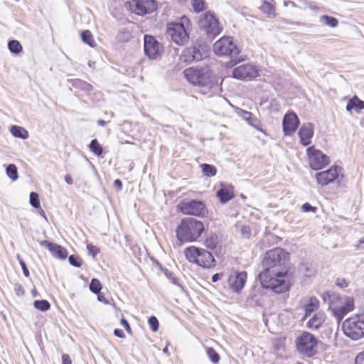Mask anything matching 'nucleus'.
I'll list each match as a JSON object with an SVG mask.
<instances>
[{
    "label": "nucleus",
    "instance_id": "57",
    "mask_svg": "<svg viewBox=\"0 0 364 364\" xmlns=\"http://www.w3.org/2000/svg\"><path fill=\"white\" fill-rule=\"evenodd\" d=\"M114 185L116 186L119 190H121L122 188V183L119 179H116L114 181Z\"/></svg>",
    "mask_w": 364,
    "mask_h": 364
},
{
    "label": "nucleus",
    "instance_id": "18",
    "mask_svg": "<svg viewBox=\"0 0 364 364\" xmlns=\"http://www.w3.org/2000/svg\"><path fill=\"white\" fill-rule=\"evenodd\" d=\"M299 306L304 311L302 321H304L311 314L319 308V301L314 296H306L303 297L299 302Z\"/></svg>",
    "mask_w": 364,
    "mask_h": 364
},
{
    "label": "nucleus",
    "instance_id": "22",
    "mask_svg": "<svg viewBox=\"0 0 364 364\" xmlns=\"http://www.w3.org/2000/svg\"><path fill=\"white\" fill-rule=\"evenodd\" d=\"M299 135L300 141L304 146L310 144L314 135L313 124L311 123L304 124L299 131Z\"/></svg>",
    "mask_w": 364,
    "mask_h": 364
},
{
    "label": "nucleus",
    "instance_id": "6",
    "mask_svg": "<svg viewBox=\"0 0 364 364\" xmlns=\"http://www.w3.org/2000/svg\"><path fill=\"white\" fill-rule=\"evenodd\" d=\"M344 335L353 341L364 338V314H355L342 323Z\"/></svg>",
    "mask_w": 364,
    "mask_h": 364
},
{
    "label": "nucleus",
    "instance_id": "10",
    "mask_svg": "<svg viewBox=\"0 0 364 364\" xmlns=\"http://www.w3.org/2000/svg\"><path fill=\"white\" fill-rule=\"evenodd\" d=\"M178 208L181 213L186 215L195 216H204L207 213V209L203 202L200 200H191L181 201Z\"/></svg>",
    "mask_w": 364,
    "mask_h": 364
},
{
    "label": "nucleus",
    "instance_id": "1",
    "mask_svg": "<svg viewBox=\"0 0 364 364\" xmlns=\"http://www.w3.org/2000/svg\"><path fill=\"white\" fill-rule=\"evenodd\" d=\"M289 253L280 247L267 251L262 261L264 270L259 274L262 286L275 293L287 291L290 287L287 262Z\"/></svg>",
    "mask_w": 364,
    "mask_h": 364
},
{
    "label": "nucleus",
    "instance_id": "15",
    "mask_svg": "<svg viewBox=\"0 0 364 364\" xmlns=\"http://www.w3.org/2000/svg\"><path fill=\"white\" fill-rule=\"evenodd\" d=\"M129 8L132 12L143 16L152 13L156 9L154 0H132L129 2Z\"/></svg>",
    "mask_w": 364,
    "mask_h": 364
},
{
    "label": "nucleus",
    "instance_id": "34",
    "mask_svg": "<svg viewBox=\"0 0 364 364\" xmlns=\"http://www.w3.org/2000/svg\"><path fill=\"white\" fill-rule=\"evenodd\" d=\"M320 22L324 23L326 26H328L331 28H335L338 26V20L333 17L327 15H323L320 17Z\"/></svg>",
    "mask_w": 364,
    "mask_h": 364
},
{
    "label": "nucleus",
    "instance_id": "40",
    "mask_svg": "<svg viewBox=\"0 0 364 364\" xmlns=\"http://www.w3.org/2000/svg\"><path fill=\"white\" fill-rule=\"evenodd\" d=\"M30 203L36 208L41 207L38 195L35 192H31L30 194Z\"/></svg>",
    "mask_w": 364,
    "mask_h": 364
},
{
    "label": "nucleus",
    "instance_id": "47",
    "mask_svg": "<svg viewBox=\"0 0 364 364\" xmlns=\"http://www.w3.org/2000/svg\"><path fill=\"white\" fill-rule=\"evenodd\" d=\"M120 322H121V325L125 328V329L129 334H131L132 329H131V327H130L128 321L125 318H122Z\"/></svg>",
    "mask_w": 364,
    "mask_h": 364
},
{
    "label": "nucleus",
    "instance_id": "60",
    "mask_svg": "<svg viewBox=\"0 0 364 364\" xmlns=\"http://www.w3.org/2000/svg\"><path fill=\"white\" fill-rule=\"evenodd\" d=\"M39 213H40V215H41V216H43L44 218H46V213H45V212H44V210H43L40 209V210H39Z\"/></svg>",
    "mask_w": 364,
    "mask_h": 364
},
{
    "label": "nucleus",
    "instance_id": "7",
    "mask_svg": "<svg viewBox=\"0 0 364 364\" xmlns=\"http://www.w3.org/2000/svg\"><path fill=\"white\" fill-rule=\"evenodd\" d=\"M188 23V18L186 16H183L180 22H170L167 23L166 33L176 44L182 46L188 42L189 36L186 26Z\"/></svg>",
    "mask_w": 364,
    "mask_h": 364
},
{
    "label": "nucleus",
    "instance_id": "12",
    "mask_svg": "<svg viewBox=\"0 0 364 364\" xmlns=\"http://www.w3.org/2000/svg\"><path fill=\"white\" fill-rule=\"evenodd\" d=\"M200 26L208 36L214 37L221 31L218 20L210 13H205L200 19Z\"/></svg>",
    "mask_w": 364,
    "mask_h": 364
},
{
    "label": "nucleus",
    "instance_id": "27",
    "mask_svg": "<svg viewBox=\"0 0 364 364\" xmlns=\"http://www.w3.org/2000/svg\"><path fill=\"white\" fill-rule=\"evenodd\" d=\"M11 134L16 138L26 139L28 138L29 134L28 131L22 127L17 125H12L10 128Z\"/></svg>",
    "mask_w": 364,
    "mask_h": 364
},
{
    "label": "nucleus",
    "instance_id": "46",
    "mask_svg": "<svg viewBox=\"0 0 364 364\" xmlns=\"http://www.w3.org/2000/svg\"><path fill=\"white\" fill-rule=\"evenodd\" d=\"M355 364H364V350L356 355Z\"/></svg>",
    "mask_w": 364,
    "mask_h": 364
},
{
    "label": "nucleus",
    "instance_id": "58",
    "mask_svg": "<svg viewBox=\"0 0 364 364\" xmlns=\"http://www.w3.org/2000/svg\"><path fill=\"white\" fill-rule=\"evenodd\" d=\"M212 282H217L220 279V274H215L212 277Z\"/></svg>",
    "mask_w": 364,
    "mask_h": 364
},
{
    "label": "nucleus",
    "instance_id": "31",
    "mask_svg": "<svg viewBox=\"0 0 364 364\" xmlns=\"http://www.w3.org/2000/svg\"><path fill=\"white\" fill-rule=\"evenodd\" d=\"M202 172L207 177H212L216 175L217 168L210 164H203L200 165Z\"/></svg>",
    "mask_w": 364,
    "mask_h": 364
},
{
    "label": "nucleus",
    "instance_id": "24",
    "mask_svg": "<svg viewBox=\"0 0 364 364\" xmlns=\"http://www.w3.org/2000/svg\"><path fill=\"white\" fill-rule=\"evenodd\" d=\"M217 196L221 203H227L234 197L233 187L222 184L221 188L217 191Z\"/></svg>",
    "mask_w": 364,
    "mask_h": 364
},
{
    "label": "nucleus",
    "instance_id": "28",
    "mask_svg": "<svg viewBox=\"0 0 364 364\" xmlns=\"http://www.w3.org/2000/svg\"><path fill=\"white\" fill-rule=\"evenodd\" d=\"M50 252L53 256L57 259H65L68 257L67 250L55 243L53 248L50 249Z\"/></svg>",
    "mask_w": 364,
    "mask_h": 364
},
{
    "label": "nucleus",
    "instance_id": "64",
    "mask_svg": "<svg viewBox=\"0 0 364 364\" xmlns=\"http://www.w3.org/2000/svg\"><path fill=\"white\" fill-rule=\"evenodd\" d=\"M92 63H93L92 62H89V66L92 67Z\"/></svg>",
    "mask_w": 364,
    "mask_h": 364
},
{
    "label": "nucleus",
    "instance_id": "30",
    "mask_svg": "<svg viewBox=\"0 0 364 364\" xmlns=\"http://www.w3.org/2000/svg\"><path fill=\"white\" fill-rule=\"evenodd\" d=\"M219 242L218 236L215 233H210L205 238L204 245L209 249H214Z\"/></svg>",
    "mask_w": 364,
    "mask_h": 364
},
{
    "label": "nucleus",
    "instance_id": "53",
    "mask_svg": "<svg viewBox=\"0 0 364 364\" xmlns=\"http://www.w3.org/2000/svg\"><path fill=\"white\" fill-rule=\"evenodd\" d=\"M97 294V299L99 301L102 302L105 304H108L109 303V300L107 298H105L104 295H102L100 293Z\"/></svg>",
    "mask_w": 364,
    "mask_h": 364
},
{
    "label": "nucleus",
    "instance_id": "44",
    "mask_svg": "<svg viewBox=\"0 0 364 364\" xmlns=\"http://www.w3.org/2000/svg\"><path fill=\"white\" fill-rule=\"evenodd\" d=\"M17 259L19 262V264L22 268L23 273L26 277H28L30 276L29 271L26 267V263L21 259V257L19 255H17Z\"/></svg>",
    "mask_w": 364,
    "mask_h": 364
},
{
    "label": "nucleus",
    "instance_id": "33",
    "mask_svg": "<svg viewBox=\"0 0 364 364\" xmlns=\"http://www.w3.org/2000/svg\"><path fill=\"white\" fill-rule=\"evenodd\" d=\"M8 48H9V50L11 51V53H14V54H18L23 50V47H22L21 44L17 40H11V41H9Z\"/></svg>",
    "mask_w": 364,
    "mask_h": 364
},
{
    "label": "nucleus",
    "instance_id": "16",
    "mask_svg": "<svg viewBox=\"0 0 364 364\" xmlns=\"http://www.w3.org/2000/svg\"><path fill=\"white\" fill-rule=\"evenodd\" d=\"M207 55L205 46L200 45H193L186 48L181 55V59L186 63L192 61H199Z\"/></svg>",
    "mask_w": 364,
    "mask_h": 364
},
{
    "label": "nucleus",
    "instance_id": "13",
    "mask_svg": "<svg viewBox=\"0 0 364 364\" xmlns=\"http://www.w3.org/2000/svg\"><path fill=\"white\" fill-rule=\"evenodd\" d=\"M145 55L151 60H156L163 52L162 45L152 36L145 35L144 38Z\"/></svg>",
    "mask_w": 364,
    "mask_h": 364
},
{
    "label": "nucleus",
    "instance_id": "29",
    "mask_svg": "<svg viewBox=\"0 0 364 364\" xmlns=\"http://www.w3.org/2000/svg\"><path fill=\"white\" fill-rule=\"evenodd\" d=\"M260 10L262 13L267 14L269 17H274L276 16L274 6L266 0L262 1L260 6Z\"/></svg>",
    "mask_w": 364,
    "mask_h": 364
},
{
    "label": "nucleus",
    "instance_id": "35",
    "mask_svg": "<svg viewBox=\"0 0 364 364\" xmlns=\"http://www.w3.org/2000/svg\"><path fill=\"white\" fill-rule=\"evenodd\" d=\"M81 38L84 43L88 44L91 47H95L96 46L92 34L88 30L82 31L81 33Z\"/></svg>",
    "mask_w": 364,
    "mask_h": 364
},
{
    "label": "nucleus",
    "instance_id": "36",
    "mask_svg": "<svg viewBox=\"0 0 364 364\" xmlns=\"http://www.w3.org/2000/svg\"><path fill=\"white\" fill-rule=\"evenodd\" d=\"M89 146L90 151L97 156H100L102 154V148L97 139L92 140Z\"/></svg>",
    "mask_w": 364,
    "mask_h": 364
},
{
    "label": "nucleus",
    "instance_id": "51",
    "mask_svg": "<svg viewBox=\"0 0 364 364\" xmlns=\"http://www.w3.org/2000/svg\"><path fill=\"white\" fill-rule=\"evenodd\" d=\"M302 210L304 212L314 211L315 208L311 206L309 203H306L302 205Z\"/></svg>",
    "mask_w": 364,
    "mask_h": 364
},
{
    "label": "nucleus",
    "instance_id": "50",
    "mask_svg": "<svg viewBox=\"0 0 364 364\" xmlns=\"http://www.w3.org/2000/svg\"><path fill=\"white\" fill-rule=\"evenodd\" d=\"M87 248L89 251V253L91 254L93 257H95V255L97 254V251L95 249V247L93 246L92 245L88 244L87 245Z\"/></svg>",
    "mask_w": 364,
    "mask_h": 364
},
{
    "label": "nucleus",
    "instance_id": "54",
    "mask_svg": "<svg viewBox=\"0 0 364 364\" xmlns=\"http://www.w3.org/2000/svg\"><path fill=\"white\" fill-rule=\"evenodd\" d=\"M63 364H72L71 360L68 355L63 354L62 355Z\"/></svg>",
    "mask_w": 364,
    "mask_h": 364
},
{
    "label": "nucleus",
    "instance_id": "42",
    "mask_svg": "<svg viewBox=\"0 0 364 364\" xmlns=\"http://www.w3.org/2000/svg\"><path fill=\"white\" fill-rule=\"evenodd\" d=\"M150 328L154 332H156L159 329V321L155 316H151L148 320Z\"/></svg>",
    "mask_w": 364,
    "mask_h": 364
},
{
    "label": "nucleus",
    "instance_id": "38",
    "mask_svg": "<svg viewBox=\"0 0 364 364\" xmlns=\"http://www.w3.org/2000/svg\"><path fill=\"white\" fill-rule=\"evenodd\" d=\"M90 289L94 294H99L102 289V284L97 279H92L90 284Z\"/></svg>",
    "mask_w": 364,
    "mask_h": 364
},
{
    "label": "nucleus",
    "instance_id": "49",
    "mask_svg": "<svg viewBox=\"0 0 364 364\" xmlns=\"http://www.w3.org/2000/svg\"><path fill=\"white\" fill-rule=\"evenodd\" d=\"M55 243H52L48 240H43L40 242L41 246L46 247L50 251L51 248H53Z\"/></svg>",
    "mask_w": 364,
    "mask_h": 364
},
{
    "label": "nucleus",
    "instance_id": "9",
    "mask_svg": "<svg viewBox=\"0 0 364 364\" xmlns=\"http://www.w3.org/2000/svg\"><path fill=\"white\" fill-rule=\"evenodd\" d=\"M213 50L218 55L234 57L239 53L237 46L231 37H223L213 45Z\"/></svg>",
    "mask_w": 364,
    "mask_h": 364
},
{
    "label": "nucleus",
    "instance_id": "52",
    "mask_svg": "<svg viewBox=\"0 0 364 364\" xmlns=\"http://www.w3.org/2000/svg\"><path fill=\"white\" fill-rule=\"evenodd\" d=\"M15 291L17 295H23L24 294V289L22 285L18 284L15 287Z\"/></svg>",
    "mask_w": 364,
    "mask_h": 364
},
{
    "label": "nucleus",
    "instance_id": "59",
    "mask_svg": "<svg viewBox=\"0 0 364 364\" xmlns=\"http://www.w3.org/2000/svg\"><path fill=\"white\" fill-rule=\"evenodd\" d=\"M97 124L100 125V126H102V127H104L105 124H106V122L102 120V119H100V120H98L97 121Z\"/></svg>",
    "mask_w": 364,
    "mask_h": 364
},
{
    "label": "nucleus",
    "instance_id": "2",
    "mask_svg": "<svg viewBox=\"0 0 364 364\" xmlns=\"http://www.w3.org/2000/svg\"><path fill=\"white\" fill-rule=\"evenodd\" d=\"M183 74L190 83L200 87L203 94L211 95L218 89V79L209 67L188 68L183 71Z\"/></svg>",
    "mask_w": 364,
    "mask_h": 364
},
{
    "label": "nucleus",
    "instance_id": "23",
    "mask_svg": "<svg viewBox=\"0 0 364 364\" xmlns=\"http://www.w3.org/2000/svg\"><path fill=\"white\" fill-rule=\"evenodd\" d=\"M326 316L323 312L318 311L314 314L306 323V326L311 330H318L324 323Z\"/></svg>",
    "mask_w": 364,
    "mask_h": 364
},
{
    "label": "nucleus",
    "instance_id": "3",
    "mask_svg": "<svg viewBox=\"0 0 364 364\" xmlns=\"http://www.w3.org/2000/svg\"><path fill=\"white\" fill-rule=\"evenodd\" d=\"M204 230L202 221L193 218H185L176 228V237L181 244L193 242L198 240Z\"/></svg>",
    "mask_w": 364,
    "mask_h": 364
},
{
    "label": "nucleus",
    "instance_id": "55",
    "mask_svg": "<svg viewBox=\"0 0 364 364\" xmlns=\"http://www.w3.org/2000/svg\"><path fill=\"white\" fill-rule=\"evenodd\" d=\"M114 336H116L117 337H119V338H123L125 337V335H124V332L122 331V330L119 329V328H117L114 331Z\"/></svg>",
    "mask_w": 364,
    "mask_h": 364
},
{
    "label": "nucleus",
    "instance_id": "21",
    "mask_svg": "<svg viewBox=\"0 0 364 364\" xmlns=\"http://www.w3.org/2000/svg\"><path fill=\"white\" fill-rule=\"evenodd\" d=\"M299 124V120L294 112L286 114L283 119V130L286 135L294 133Z\"/></svg>",
    "mask_w": 364,
    "mask_h": 364
},
{
    "label": "nucleus",
    "instance_id": "43",
    "mask_svg": "<svg viewBox=\"0 0 364 364\" xmlns=\"http://www.w3.org/2000/svg\"><path fill=\"white\" fill-rule=\"evenodd\" d=\"M68 259L71 265L76 267H80L81 266V260L77 256L70 255Z\"/></svg>",
    "mask_w": 364,
    "mask_h": 364
},
{
    "label": "nucleus",
    "instance_id": "32",
    "mask_svg": "<svg viewBox=\"0 0 364 364\" xmlns=\"http://www.w3.org/2000/svg\"><path fill=\"white\" fill-rule=\"evenodd\" d=\"M7 176L13 181H16L18 178V169L15 164H11L6 168Z\"/></svg>",
    "mask_w": 364,
    "mask_h": 364
},
{
    "label": "nucleus",
    "instance_id": "14",
    "mask_svg": "<svg viewBox=\"0 0 364 364\" xmlns=\"http://www.w3.org/2000/svg\"><path fill=\"white\" fill-rule=\"evenodd\" d=\"M340 166H332L328 170L316 173L315 178L318 185L325 186L338 179L341 174Z\"/></svg>",
    "mask_w": 364,
    "mask_h": 364
},
{
    "label": "nucleus",
    "instance_id": "56",
    "mask_svg": "<svg viewBox=\"0 0 364 364\" xmlns=\"http://www.w3.org/2000/svg\"><path fill=\"white\" fill-rule=\"evenodd\" d=\"M65 181L69 185H72L73 183V178L70 174L65 175Z\"/></svg>",
    "mask_w": 364,
    "mask_h": 364
},
{
    "label": "nucleus",
    "instance_id": "4",
    "mask_svg": "<svg viewBox=\"0 0 364 364\" xmlns=\"http://www.w3.org/2000/svg\"><path fill=\"white\" fill-rule=\"evenodd\" d=\"M324 302L338 321H341L354 309V299L349 296H340L335 292H325L322 295Z\"/></svg>",
    "mask_w": 364,
    "mask_h": 364
},
{
    "label": "nucleus",
    "instance_id": "25",
    "mask_svg": "<svg viewBox=\"0 0 364 364\" xmlns=\"http://www.w3.org/2000/svg\"><path fill=\"white\" fill-rule=\"evenodd\" d=\"M346 109L348 112L354 109L355 112L360 113L364 109V101L355 95L348 100Z\"/></svg>",
    "mask_w": 364,
    "mask_h": 364
},
{
    "label": "nucleus",
    "instance_id": "17",
    "mask_svg": "<svg viewBox=\"0 0 364 364\" xmlns=\"http://www.w3.org/2000/svg\"><path fill=\"white\" fill-rule=\"evenodd\" d=\"M259 75L257 68L251 64H245L232 70V77L239 80H251Z\"/></svg>",
    "mask_w": 364,
    "mask_h": 364
},
{
    "label": "nucleus",
    "instance_id": "19",
    "mask_svg": "<svg viewBox=\"0 0 364 364\" xmlns=\"http://www.w3.org/2000/svg\"><path fill=\"white\" fill-rule=\"evenodd\" d=\"M246 281V272H233L228 279V284L234 292L239 293L244 287Z\"/></svg>",
    "mask_w": 364,
    "mask_h": 364
},
{
    "label": "nucleus",
    "instance_id": "41",
    "mask_svg": "<svg viewBox=\"0 0 364 364\" xmlns=\"http://www.w3.org/2000/svg\"><path fill=\"white\" fill-rule=\"evenodd\" d=\"M192 5L196 12H200L204 9L203 0H192Z\"/></svg>",
    "mask_w": 364,
    "mask_h": 364
},
{
    "label": "nucleus",
    "instance_id": "5",
    "mask_svg": "<svg viewBox=\"0 0 364 364\" xmlns=\"http://www.w3.org/2000/svg\"><path fill=\"white\" fill-rule=\"evenodd\" d=\"M184 255L188 262L203 268H211L215 265L212 253L203 248L190 246L185 249Z\"/></svg>",
    "mask_w": 364,
    "mask_h": 364
},
{
    "label": "nucleus",
    "instance_id": "48",
    "mask_svg": "<svg viewBox=\"0 0 364 364\" xmlns=\"http://www.w3.org/2000/svg\"><path fill=\"white\" fill-rule=\"evenodd\" d=\"M241 232L246 237H249L251 235V230L248 226H243L241 229Z\"/></svg>",
    "mask_w": 364,
    "mask_h": 364
},
{
    "label": "nucleus",
    "instance_id": "61",
    "mask_svg": "<svg viewBox=\"0 0 364 364\" xmlns=\"http://www.w3.org/2000/svg\"><path fill=\"white\" fill-rule=\"evenodd\" d=\"M129 36H123V37L119 36V39L120 41H127V40L129 39Z\"/></svg>",
    "mask_w": 364,
    "mask_h": 364
},
{
    "label": "nucleus",
    "instance_id": "11",
    "mask_svg": "<svg viewBox=\"0 0 364 364\" xmlns=\"http://www.w3.org/2000/svg\"><path fill=\"white\" fill-rule=\"evenodd\" d=\"M306 153L309 166L314 170H321L330 163L329 157L314 146L309 147Z\"/></svg>",
    "mask_w": 364,
    "mask_h": 364
},
{
    "label": "nucleus",
    "instance_id": "62",
    "mask_svg": "<svg viewBox=\"0 0 364 364\" xmlns=\"http://www.w3.org/2000/svg\"><path fill=\"white\" fill-rule=\"evenodd\" d=\"M360 243H364V237L360 240Z\"/></svg>",
    "mask_w": 364,
    "mask_h": 364
},
{
    "label": "nucleus",
    "instance_id": "63",
    "mask_svg": "<svg viewBox=\"0 0 364 364\" xmlns=\"http://www.w3.org/2000/svg\"><path fill=\"white\" fill-rule=\"evenodd\" d=\"M172 282H173V284H176V283H177V280H176V279H173Z\"/></svg>",
    "mask_w": 364,
    "mask_h": 364
},
{
    "label": "nucleus",
    "instance_id": "26",
    "mask_svg": "<svg viewBox=\"0 0 364 364\" xmlns=\"http://www.w3.org/2000/svg\"><path fill=\"white\" fill-rule=\"evenodd\" d=\"M68 82L74 87L82 90L87 93L90 92L92 90V86L90 84L80 79H69Z\"/></svg>",
    "mask_w": 364,
    "mask_h": 364
},
{
    "label": "nucleus",
    "instance_id": "20",
    "mask_svg": "<svg viewBox=\"0 0 364 364\" xmlns=\"http://www.w3.org/2000/svg\"><path fill=\"white\" fill-rule=\"evenodd\" d=\"M236 114L243 119L251 127H254L257 130L263 133L264 135H267L266 131L262 129L261 121L252 112L244 110L237 107H234Z\"/></svg>",
    "mask_w": 364,
    "mask_h": 364
},
{
    "label": "nucleus",
    "instance_id": "37",
    "mask_svg": "<svg viewBox=\"0 0 364 364\" xmlns=\"http://www.w3.org/2000/svg\"><path fill=\"white\" fill-rule=\"evenodd\" d=\"M33 305L36 309L41 311H46L50 307L49 302L46 300H36L34 301Z\"/></svg>",
    "mask_w": 364,
    "mask_h": 364
},
{
    "label": "nucleus",
    "instance_id": "39",
    "mask_svg": "<svg viewBox=\"0 0 364 364\" xmlns=\"http://www.w3.org/2000/svg\"><path fill=\"white\" fill-rule=\"evenodd\" d=\"M207 355H208V358H210V360L213 363H218V361L220 360V356H219L218 353L213 348H208L207 349Z\"/></svg>",
    "mask_w": 364,
    "mask_h": 364
},
{
    "label": "nucleus",
    "instance_id": "8",
    "mask_svg": "<svg viewBox=\"0 0 364 364\" xmlns=\"http://www.w3.org/2000/svg\"><path fill=\"white\" fill-rule=\"evenodd\" d=\"M297 350L308 358L313 357L317 353L318 341L309 332H304L296 340Z\"/></svg>",
    "mask_w": 364,
    "mask_h": 364
},
{
    "label": "nucleus",
    "instance_id": "45",
    "mask_svg": "<svg viewBox=\"0 0 364 364\" xmlns=\"http://www.w3.org/2000/svg\"><path fill=\"white\" fill-rule=\"evenodd\" d=\"M336 284L340 288H346L348 286V282L343 278H337L336 280Z\"/></svg>",
    "mask_w": 364,
    "mask_h": 364
}]
</instances>
